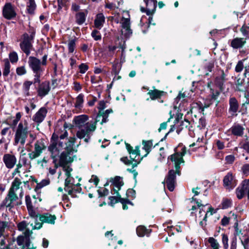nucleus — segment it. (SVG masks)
<instances>
[{
  "label": "nucleus",
  "mask_w": 249,
  "mask_h": 249,
  "mask_svg": "<svg viewBox=\"0 0 249 249\" xmlns=\"http://www.w3.org/2000/svg\"><path fill=\"white\" fill-rule=\"evenodd\" d=\"M20 48L21 50L27 55H29L31 53V50L33 47L32 43L23 44L20 43Z\"/></svg>",
  "instance_id": "ea45409f"
},
{
  "label": "nucleus",
  "mask_w": 249,
  "mask_h": 249,
  "mask_svg": "<svg viewBox=\"0 0 249 249\" xmlns=\"http://www.w3.org/2000/svg\"><path fill=\"white\" fill-rule=\"evenodd\" d=\"M47 112V109L45 107H41L33 116V121L37 124H39L44 121Z\"/></svg>",
  "instance_id": "6ab92c4d"
},
{
  "label": "nucleus",
  "mask_w": 249,
  "mask_h": 249,
  "mask_svg": "<svg viewBox=\"0 0 249 249\" xmlns=\"http://www.w3.org/2000/svg\"><path fill=\"white\" fill-rule=\"evenodd\" d=\"M91 35L95 40L97 41L101 39V35L99 31L97 30H93Z\"/></svg>",
  "instance_id": "603ef678"
},
{
  "label": "nucleus",
  "mask_w": 249,
  "mask_h": 249,
  "mask_svg": "<svg viewBox=\"0 0 249 249\" xmlns=\"http://www.w3.org/2000/svg\"><path fill=\"white\" fill-rule=\"evenodd\" d=\"M237 248V237L235 236L231 240L230 249H236Z\"/></svg>",
  "instance_id": "680f3d73"
},
{
  "label": "nucleus",
  "mask_w": 249,
  "mask_h": 249,
  "mask_svg": "<svg viewBox=\"0 0 249 249\" xmlns=\"http://www.w3.org/2000/svg\"><path fill=\"white\" fill-rule=\"evenodd\" d=\"M84 102V95L82 93L79 94L76 98L74 107L77 108H81L83 107Z\"/></svg>",
  "instance_id": "79ce46f5"
},
{
  "label": "nucleus",
  "mask_w": 249,
  "mask_h": 249,
  "mask_svg": "<svg viewBox=\"0 0 249 249\" xmlns=\"http://www.w3.org/2000/svg\"><path fill=\"white\" fill-rule=\"evenodd\" d=\"M18 198V196L16 194V192L11 190H9L8 194L0 205V209H2L3 207H12V203L17 200Z\"/></svg>",
  "instance_id": "dca6fc26"
},
{
  "label": "nucleus",
  "mask_w": 249,
  "mask_h": 249,
  "mask_svg": "<svg viewBox=\"0 0 249 249\" xmlns=\"http://www.w3.org/2000/svg\"><path fill=\"white\" fill-rule=\"evenodd\" d=\"M249 27L247 26L244 25L240 29V32L242 33L243 36L246 37H248L249 36Z\"/></svg>",
  "instance_id": "6e6d98bb"
},
{
  "label": "nucleus",
  "mask_w": 249,
  "mask_h": 249,
  "mask_svg": "<svg viewBox=\"0 0 249 249\" xmlns=\"http://www.w3.org/2000/svg\"><path fill=\"white\" fill-rule=\"evenodd\" d=\"M65 190L72 197L75 196V194L80 193L81 191V184L79 182L75 183L74 179L71 177H68L65 179Z\"/></svg>",
  "instance_id": "6e6552de"
},
{
  "label": "nucleus",
  "mask_w": 249,
  "mask_h": 249,
  "mask_svg": "<svg viewBox=\"0 0 249 249\" xmlns=\"http://www.w3.org/2000/svg\"><path fill=\"white\" fill-rule=\"evenodd\" d=\"M59 157V155H56L55 156H53L52 154H51V157L53 160V163L54 164V168H49V173L51 175H53L56 173V169L58 168V164L57 163V158Z\"/></svg>",
  "instance_id": "c9c22d12"
},
{
  "label": "nucleus",
  "mask_w": 249,
  "mask_h": 249,
  "mask_svg": "<svg viewBox=\"0 0 249 249\" xmlns=\"http://www.w3.org/2000/svg\"><path fill=\"white\" fill-rule=\"evenodd\" d=\"M232 205V200L231 199L224 198L221 203V208L222 209H226L231 207Z\"/></svg>",
  "instance_id": "37998d69"
},
{
  "label": "nucleus",
  "mask_w": 249,
  "mask_h": 249,
  "mask_svg": "<svg viewBox=\"0 0 249 249\" xmlns=\"http://www.w3.org/2000/svg\"><path fill=\"white\" fill-rule=\"evenodd\" d=\"M223 185L224 187L228 190H231L237 185V181L234 176L231 172H229L223 178Z\"/></svg>",
  "instance_id": "2eb2a0df"
},
{
  "label": "nucleus",
  "mask_w": 249,
  "mask_h": 249,
  "mask_svg": "<svg viewBox=\"0 0 249 249\" xmlns=\"http://www.w3.org/2000/svg\"><path fill=\"white\" fill-rule=\"evenodd\" d=\"M3 161L6 168L11 169L13 168L16 164L17 160L15 155L10 154H5L3 157Z\"/></svg>",
  "instance_id": "a211bd4d"
},
{
  "label": "nucleus",
  "mask_w": 249,
  "mask_h": 249,
  "mask_svg": "<svg viewBox=\"0 0 249 249\" xmlns=\"http://www.w3.org/2000/svg\"><path fill=\"white\" fill-rule=\"evenodd\" d=\"M70 154H68L67 157V161L64 164H61L60 163V159H59V165L63 167V169L65 172V174L67 177L71 176V172L72 171V168L70 166H66L67 163L69 161V159L70 157H69ZM59 158H60V154L59 155Z\"/></svg>",
  "instance_id": "58836bf2"
},
{
  "label": "nucleus",
  "mask_w": 249,
  "mask_h": 249,
  "mask_svg": "<svg viewBox=\"0 0 249 249\" xmlns=\"http://www.w3.org/2000/svg\"><path fill=\"white\" fill-rule=\"evenodd\" d=\"M235 157L233 155H230L225 157L226 162L228 164H231L234 161Z\"/></svg>",
  "instance_id": "69168bd1"
},
{
  "label": "nucleus",
  "mask_w": 249,
  "mask_h": 249,
  "mask_svg": "<svg viewBox=\"0 0 249 249\" xmlns=\"http://www.w3.org/2000/svg\"><path fill=\"white\" fill-rule=\"evenodd\" d=\"M30 222L27 223V222L23 221L19 223L18 225V229L19 231H23L26 228L29 226Z\"/></svg>",
  "instance_id": "bf43d9fd"
},
{
  "label": "nucleus",
  "mask_w": 249,
  "mask_h": 249,
  "mask_svg": "<svg viewBox=\"0 0 249 249\" xmlns=\"http://www.w3.org/2000/svg\"><path fill=\"white\" fill-rule=\"evenodd\" d=\"M56 219L55 215H52L49 213H44L39 215V220L41 222L40 223L42 224L43 223L54 224Z\"/></svg>",
  "instance_id": "5701e85b"
},
{
  "label": "nucleus",
  "mask_w": 249,
  "mask_h": 249,
  "mask_svg": "<svg viewBox=\"0 0 249 249\" xmlns=\"http://www.w3.org/2000/svg\"><path fill=\"white\" fill-rule=\"evenodd\" d=\"M219 76L215 78V83L219 87H222L224 82L226 80V74L223 70L219 71Z\"/></svg>",
  "instance_id": "2f4dec72"
},
{
  "label": "nucleus",
  "mask_w": 249,
  "mask_h": 249,
  "mask_svg": "<svg viewBox=\"0 0 249 249\" xmlns=\"http://www.w3.org/2000/svg\"><path fill=\"white\" fill-rule=\"evenodd\" d=\"M86 15L83 12H79L75 15L76 22L78 25L83 24L86 21Z\"/></svg>",
  "instance_id": "e433bc0d"
},
{
  "label": "nucleus",
  "mask_w": 249,
  "mask_h": 249,
  "mask_svg": "<svg viewBox=\"0 0 249 249\" xmlns=\"http://www.w3.org/2000/svg\"><path fill=\"white\" fill-rule=\"evenodd\" d=\"M191 95L189 94H187L186 92H179L178 96L175 99V102L176 104H178L180 101L181 102H187Z\"/></svg>",
  "instance_id": "c756f323"
},
{
  "label": "nucleus",
  "mask_w": 249,
  "mask_h": 249,
  "mask_svg": "<svg viewBox=\"0 0 249 249\" xmlns=\"http://www.w3.org/2000/svg\"><path fill=\"white\" fill-rule=\"evenodd\" d=\"M245 128L239 124H234L229 130L231 133L236 136H242L244 134Z\"/></svg>",
  "instance_id": "bb28decb"
},
{
  "label": "nucleus",
  "mask_w": 249,
  "mask_h": 249,
  "mask_svg": "<svg viewBox=\"0 0 249 249\" xmlns=\"http://www.w3.org/2000/svg\"><path fill=\"white\" fill-rule=\"evenodd\" d=\"M105 17L102 13H98L95 16L94 24L95 28L100 30L105 23Z\"/></svg>",
  "instance_id": "a878e982"
},
{
  "label": "nucleus",
  "mask_w": 249,
  "mask_h": 249,
  "mask_svg": "<svg viewBox=\"0 0 249 249\" xmlns=\"http://www.w3.org/2000/svg\"><path fill=\"white\" fill-rule=\"evenodd\" d=\"M162 93L163 91L158 89L150 90L148 92V94L152 100H155L160 98Z\"/></svg>",
  "instance_id": "4c0bfd02"
},
{
  "label": "nucleus",
  "mask_w": 249,
  "mask_h": 249,
  "mask_svg": "<svg viewBox=\"0 0 249 249\" xmlns=\"http://www.w3.org/2000/svg\"><path fill=\"white\" fill-rule=\"evenodd\" d=\"M32 231L29 228L26 229L23 235H19L17 238V243L19 246H23L24 248H29L30 247V236L32 234Z\"/></svg>",
  "instance_id": "4468645a"
},
{
  "label": "nucleus",
  "mask_w": 249,
  "mask_h": 249,
  "mask_svg": "<svg viewBox=\"0 0 249 249\" xmlns=\"http://www.w3.org/2000/svg\"><path fill=\"white\" fill-rule=\"evenodd\" d=\"M243 173L246 176L249 175V164H246L242 167Z\"/></svg>",
  "instance_id": "338daca9"
},
{
  "label": "nucleus",
  "mask_w": 249,
  "mask_h": 249,
  "mask_svg": "<svg viewBox=\"0 0 249 249\" xmlns=\"http://www.w3.org/2000/svg\"><path fill=\"white\" fill-rule=\"evenodd\" d=\"M230 108L229 111L233 114L235 113L238 109V103L235 98H230L229 101Z\"/></svg>",
  "instance_id": "7c9ffc66"
},
{
  "label": "nucleus",
  "mask_w": 249,
  "mask_h": 249,
  "mask_svg": "<svg viewBox=\"0 0 249 249\" xmlns=\"http://www.w3.org/2000/svg\"><path fill=\"white\" fill-rule=\"evenodd\" d=\"M249 187V179H246L242 182L241 187H238L236 190V194L237 198L239 199H242L246 192H247L248 187Z\"/></svg>",
  "instance_id": "4be33fe9"
},
{
  "label": "nucleus",
  "mask_w": 249,
  "mask_h": 249,
  "mask_svg": "<svg viewBox=\"0 0 249 249\" xmlns=\"http://www.w3.org/2000/svg\"><path fill=\"white\" fill-rule=\"evenodd\" d=\"M112 182L116 188L113 189L114 194H118V191L120 190L121 187L124 185L123 179L122 178L116 176L112 179Z\"/></svg>",
  "instance_id": "c85d7f7f"
},
{
  "label": "nucleus",
  "mask_w": 249,
  "mask_h": 249,
  "mask_svg": "<svg viewBox=\"0 0 249 249\" xmlns=\"http://www.w3.org/2000/svg\"><path fill=\"white\" fill-rule=\"evenodd\" d=\"M29 214L30 216L34 218L35 221V224L33 225V223L30 224V226L32 227V230L35 229H40L42 227V224L40 223V222H37V217H39L38 214L36 213V212L35 209L33 207L27 209Z\"/></svg>",
  "instance_id": "aec40b11"
},
{
  "label": "nucleus",
  "mask_w": 249,
  "mask_h": 249,
  "mask_svg": "<svg viewBox=\"0 0 249 249\" xmlns=\"http://www.w3.org/2000/svg\"><path fill=\"white\" fill-rule=\"evenodd\" d=\"M89 117L86 115H81L76 116L74 118V122L76 127L80 128L87 125V124H91L88 122Z\"/></svg>",
  "instance_id": "b1692460"
},
{
  "label": "nucleus",
  "mask_w": 249,
  "mask_h": 249,
  "mask_svg": "<svg viewBox=\"0 0 249 249\" xmlns=\"http://www.w3.org/2000/svg\"><path fill=\"white\" fill-rule=\"evenodd\" d=\"M80 73H85L89 69V66L85 63H82L78 66Z\"/></svg>",
  "instance_id": "13d9d810"
},
{
  "label": "nucleus",
  "mask_w": 249,
  "mask_h": 249,
  "mask_svg": "<svg viewBox=\"0 0 249 249\" xmlns=\"http://www.w3.org/2000/svg\"><path fill=\"white\" fill-rule=\"evenodd\" d=\"M175 150V153L168 157V159H170L174 163L176 171L170 170L165 178L167 187L171 192L174 190L176 174L180 175V164L184 163L183 157L186 153V147L183 145H179Z\"/></svg>",
  "instance_id": "f03ea898"
},
{
  "label": "nucleus",
  "mask_w": 249,
  "mask_h": 249,
  "mask_svg": "<svg viewBox=\"0 0 249 249\" xmlns=\"http://www.w3.org/2000/svg\"><path fill=\"white\" fill-rule=\"evenodd\" d=\"M33 82L30 81H25L23 84V90L27 96H29V89L30 86L33 84Z\"/></svg>",
  "instance_id": "a18cd8bd"
},
{
  "label": "nucleus",
  "mask_w": 249,
  "mask_h": 249,
  "mask_svg": "<svg viewBox=\"0 0 249 249\" xmlns=\"http://www.w3.org/2000/svg\"><path fill=\"white\" fill-rule=\"evenodd\" d=\"M28 32L29 34L25 33L22 35V41L20 43H33V40L36 36V30L33 27H30L28 30Z\"/></svg>",
  "instance_id": "f3484780"
},
{
  "label": "nucleus",
  "mask_w": 249,
  "mask_h": 249,
  "mask_svg": "<svg viewBox=\"0 0 249 249\" xmlns=\"http://www.w3.org/2000/svg\"><path fill=\"white\" fill-rule=\"evenodd\" d=\"M31 166V163L30 161L23 159H18V163L16 164V167L12 173V176H14L17 174L20 176L21 172L23 170L24 172H29Z\"/></svg>",
  "instance_id": "f8f14e48"
},
{
  "label": "nucleus",
  "mask_w": 249,
  "mask_h": 249,
  "mask_svg": "<svg viewBox=\"0 0 249 249\" xmlns=\"http://www.w3.org/2000/svg\"><path fill=\"white\" fill-rule=\"evenodd\" d=\"M124 16L122 18L121 21V27L122 28V33L124 34L125 36H129L132 34L130 28V16L128 12H124Z\"/></svg>",
  "instance_id": "ddd939ff"
},
{
  "label": "nucleus",
  "mask_w": 249,
  "mask_h": 249,
  "mask_svg": "<svg viewBox=\"0 0 249 249\" xmlns=\"http://www.w3.org/2000/svg\"><path fill=\"white\" fill-rule=\"evenodd\" d=\"M46 148L44 140L40 139L36 142L34 144V151L28 154L29 157L31 160H33L39 157Z\"/></svg>",
  "instance_id": "9d476101"
},
{
  "label": "nucleus",
  "mask_w": 249,
  "mask_h": 249,
  "mask_svg": "<svg viewBox=\"0 0 249 249\" xmlns=\"http://www.w3.org/2000/svg\"><path fill=\"white\" fill-rule=\"evenodd\" d=\"M47 55H44L42 61L34 56H30L28 59V64L34 73V83H40V78L44 71L41 65L45 66L47 64Z\"/></svg>",
  "instance_id": "7ed1b4c3"
},
{
  "label": "nucleus",
  "mask_w": 249,
  "mask_h": 249,
  "mask_svg": "<svg viewBox=\"0 0 249 249\" xmlns=\"http://www.w3.org/2000/svg\"><path fill=\"white\" fill-rule=\"evenodd\" d=\"M246 43V38L236 37L231 41V46L234 49L242 48Z\"/></svg>",
  "instance_id": "cd10ccee"
},
{
  "label": "nucleus",
  "mask_w": 249,
  "mask_h": 249,
  "mask_svg": "<svg viewBox=\"0 0 249 249\" xmlns=\"http://www.w3.org/2000/svg\"><path fill=\"white\" fill-rule=\"evenodd\" d=\"M145 4V8L144 7H141V11L142 13H145L146 14L149 16L148 19V24H152L153 20V16L155 13L157 0H144Z\"/></svg>",
  "instance_id": "1a4fd4ad"
},
{
  "label": "nucleus",
  "mask_w": 249,
  "mask_h": 249,
  "mask_svg": "<svg viewBox=\"0 0 249 249\" xmlns=\"http://www.w3.org/2000/svg\"><path fill=\"white\" fill-rule=\"evenodd\" d=\"M222 236V243L223 245V249H228L229 246V238L227 234L223 233L221 234Z\"/></svg>",
  "instance_id": "49530a36"
},
{
  "label": "nucleus",
  "mask_w": 249,
  "mask_h": 249,
  "mask_svg": "<svg viewBox=\"0 0 249 249\" xmlns=\"http://www.w3.org/2000/svg\"><path fill=\"white\" fill-rule=\"evenodd\" d=\"M96 124H87V125L81 127L76 133L78 138L82 139L85 138L84 141L88 142L90 138V135L96 129Z\"/></svg>",
  "instance_id": "0eeeda50"
},
{
  "label": "nucleus",
  "mask_w": 249,
  "mask_h": 249,
  "mask_svg": "<svg viewBox=\"0 0 249 249\" xmlns=\"http://www.w3.org/2000/svg\"><path fill=\"white\" fill-rule=\"evenodd\" d=\"M120 198V202L123 205V208L124 210H127L128 209V207L127 206V204H131L132 205V203L127 199L123 198L122 197Z\"/></svg>",
  "instance_id": "5fc2aeb1"
},
{
  "label": "nucleus",
  "mask_w": 249,
  "mask_h": 249,
  "mask_svg": "<svg viewBox=\"0 0 249 249\" xmlns=\"http://www.w3.org/2000/svg\"><path fill=\"white\" fill-rule=\"evenodd\" d=\"M196 203L197 207L199 209V213L196 216V219L199 221V225L202 228H204L207 225V218L208 216L212 215L215 213L216 211L212 207H209L208 210L206 212L204 209L207 204H202L201 202L196 201Z\"/></svg>",
  "instance_id": "423d86ee"
},
{
  "label": "nucleus",
  "mask_w": 249,
  "mask_h": 249,
  "mask_svg": "<svg viewBox=\"0 0 249 249\" xmlns=\"http://www.w3.org/2000/svg\"><path fill=\"white\" fill-rule=\"evenodd\" d=\"M50 183V181L49 179H44L42 180L40 182L37 183L36 189H41L44 186H46L49 185Z\"/></svg>",
  "instance_id": "09e8293b"
},
{
  "label": "nucleus",
  "mask_w": 249,
  "mask_h": 249,
  "mask_svg": "<svg viewBox=\"0 0 249 249\" xmlns=\"http://www.w3.org/2000/svg\"><path fill=\"white\" fill-rule=\"evenodd\" d=\"M99 181V179L95 175H92L90 179L89 180V182H93L96 186L98 185Z\"/></svg>",
  "instance_id": "774afa93"
},
{
  "label": "nucleus",
  "mask_w": 249,
  "mask_h": 249,
  "mask_svg": "<svg viewBox=\"0 0 249 249\" xmlns=\"http://www.w3.org/2000/svg\"><path fill=\"white\" fill-rule=\"evenodd\" d=\"M49 160V158L48 157L44 156L42 160H38L37 163L44 167L45 164L48 162Z\"/></svg>",
  "instance_id": "0e129e2a"
},
{
  "label": "nucleus",
  "mask_w": 249,
  "mask_h": 249,
  "mask_svg": "<svg viewBox=\"0 0 249 249\" xmlns=\"http://www.w3.org/2000/svg\"><path fill=\"white\" fill-rule=\"evenodd\" d=\"M50 89V82L49 81H44L38 87L37 90L38 95L41 97H43L48 94Z\"/></svg>",
  "instance_id": "412c9836"
},
{
  "label": "nucleus",
  "mask_w": 249,
  "mask_h": 249,
  "mask_svg": "<svg viewBox=\"0 0 249 249\" xmlns=\"http://www.w3.org/2000/svg\"><path fill=\"white\" fill-rule=\"evenodd\" d=\"M137 234L139 236L142 237L144 235L148 236L151 230L146 229L143 226H139L136 229Z\"/></svg>",
  "instance_id": "473e14b6"
},
{
  "label": "nucleus",
  "mask_w": 249,
  "mask_h": 249,
  "mask_svg": "<svg viewBox=\"0 0 249 249\" xmlns=\"http://www.w3.org/2000/svg\"><path fill=\"white\" fill-rule=\"evenodd\" d=\"M20 149H21V150L19 154V159H22L23 158V160H29L27 157H26V154L25 152L24 146L19 145L18 150V151H19Z\"/></svg>",
  "instance_id": "de8ad7c7"
},
{
  "label": "nucleus",
  "mask_w": 249,
  "mask_h": 249,
  "mask_svg": "<svg viewBox=\"0 0 249 249\" xmlns=\"http://www.w3.org/2000/svg\"><path fill=\"white\" fill-rule=\"evenodd\" d=\"M4 62V67L3 71V75L7 76L10 73V64L8 59H5L3 60Z\"/></svg>",
  "instance_id": "c03bdc74"
},
{
  "label": "nucleus",
  "mask_w": 249,
  "mask_h": 249,
  "mask_svg": "<svg viewBox=\"0 0 249 249\" xmlns=\"http://www.w3.org/2000/svg\"><path fill=\"white\" fill-rule=\"evenodd\" d=\"M16 7L10 2L6 3L2 8V16L6 19H14L17 16Z\"/></svg>",
  "instance_id": "9b49d317"
},
{
  "label": "nucleus",
  "mask_w": 249,
  "mask_h": 249,
  "mask_svg": "<svg viewBox=\"0 0 249 249\" xmlns=\"http://www.w3.org/2000/svg\"><path fill=\"white\" fill-rule=\"evenodd\" d=\"M29 132L28 123L26 121L20 122L15 130L13 145L24 146Z\"/></svg>",
  "instance_id": "20e7f679"
},
{
  "label": "nucleus",
  "mask_w": 249,
  "mask_h": 249,
  "mask_svg": "<svg viewBox=\"0 0 249 249\" xmlns=\"http://www.w3.org/2000/svg\"><path fill=\"white\" fill-rule=\"evenodd\" d=\"M36 4L35 0H29L27 2L26 10L28 14L33 15L35 13V11L36 9Z\"/></svg>",
  "instance_id": "f704fd0d"
},
{
  "label": "nucleus",
  "mask_w": 249,
  "mask_h": 249,
  "mask_svg": "<svg viewBox=\"0 0 249 249\" xmlns=\"http://www.w3.org/2000/svg\"><path fill=\"white\" fill-rule=\"evenodd\" d=\"M22 184V182L20 179L18 178H15L12 183V185L10 190L16 192L18 190L20 189L19 197L22 198L23 196V191L22 187H20V185Z\"/></svg>",
  "instance_id": "393cba45"
},
{
  "label": "nucleus",
  "mask_w": 249,
  "mask_h": 249,
  "mask_svg": "<svg viewBox=\"0 0 249 249\" xmlns=\"http://www.w3.org/2000/svg\"><path fill=\"white\" fill-rule=\"evenodd\" d=\"M126 148L130 154V160L127 158H122V160L127 165H132L133 168L136 167L143 159L140 154V146H137L135 149L128 143H125Z\"/></svg>",
  "instance_id": "39448f33"
},
{
  "label": "nucleus",
  "mask_w": 249,
  "mask_h": 249,
  "mask_svg": "<svg viewBox=\"0 0 249 249\" xmlns=\"http://www.w3.org/2000/svg\"><path fill=\"white\" fill-rule=\"evenodd\" d=\"M9 57L11 63H16L18 61V55L16 52H13L9 53Z\"/></svg>",
  "instance_id": "3c124183"
},
{
  "label": "nucleus",
  "mask_w": 249,
  "mask_h": 249,
  "mask_svg": "<svg viewBox=\"0 0 249 249\" xmlns=\"http://www.w3.org/2000/svg\"><path fill=\"white\" fill-rule=\"evenodd\" d=\"M117 195L116 196H110L109 199L110 200V204L111 206H113L114 204L118 202H120V198L121 197V196H120L118 194H116Z\"/></svg>",
  "instance_id": "864d4df0"
},
{
  "label": "nucleus",
  "mask_w": 249,
  "mask_h": 249,
  "mask_svg": "<svg viewBox=\"0 0 249 249\" xmlns=\"http://www.w3.org/2000/svg\"><path fill=\"white\" fill-rule=\"evenodd\" d=\"M246 60V59H242L238 62L236 65L235 71L236 72H240L244 68V62Z\"/></svg>",
  "instance_id": "8fccbe9b"
},
{
  "label": "nucleus",
  "mask_w": 249,
  "mask_h": 249,
  "mask_svg": "<svg viewBox=\"0 0 249 249\" xmlns=\"http://www.w3.org/2000/svg\"><path fill=\"white\" fill-rule=\"evenodd\" d=\"M75 48V42L74 40H71L68 43V50L69 53H72Z\"/></svg>",
  "instance_id": "4d7b16f0"
},
{
  "label": "nucleus",
  "mask_w": 249,
  "mask_h": 249,
  "mask_svg": "<svg viewBox=\"0 0 249 249\" xmlns=\"http://www.w3.org/2000/svg\"><path fill=\"white\" fill-rule=\"evenodd\" d=\"M16 72L18 75H22L26 73V70L25 68V67L21 66L20 67H18L16 69Z\"/></svg>",
  "instance_id": "e2e57ef3"
},
{
  "label": "nucleus",
  "mask_w": 249,
  "mask_h": 249,
  "mask_svg": "<svg viewBox=\"0 0 249 249\" xmlns=\"http://www.w3.org/2000/svg\"><path fill=\"white\" fill-rule=\"evenodd\" d=\"M7 226V223L4 221H0V237L3 235L5 229Z\"/></svg>",
  "instance_id": "052dcab7"
},
{
  "label": "nucleus",
  "mask_w": 249,
  "mask_h": 249,
  "mask_svg": "<svg viewBox=\"0 0 249 249\" xmlns=\"http://www.w3.org/2000/svg\"><path fill=\"white\" fill-rule=\"evenodd\" d=\"M68 136L67 131L64 129L62 134L53 133L50 141L48 150L54 157L60 154V163L64 164L67 161L68 154L72 152L73 145L75 141L74 137L66 138Z\"/></svg>",
  "instance_id": "f257e3e1"
},
{
  "label": "nucleus",
  "mask_w": 249,
  "mask_h": 249,
  "mask_svg": "<svg viewBox=\"0 0 249 249\" xmlns=\"http://www.w3.org/2000/svg\"><path fill=\"white\" fill-rule=\"evenodd\" d=\"M208 242L211 248L213 249H219L220 245L218 241L213 237H209Z\"/></svg>",
  "instance_id": "a19ab883"
},
{
  "label": "nucleus",
  "mask_w": 249,
  "mask_h": 249,
  "mask_svg": "<svg viewBox=\"0 0 249 249\" xmlns=\"http://www.w3.org/2000/svg\"><path fill=\"white\" fill-rule=\"evenodd\" d=\"M142 144L143 145L142 149L146 152V154L143 156V157L147 156V155L151 151L153 147V142L152 141H142Z\"/></svg>",
  "instance_id": "72a5a7b5"
}]
</instances>
